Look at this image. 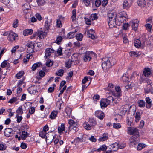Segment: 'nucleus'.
<instances>
[{
  "mask_svg": "<svg viewBox=\"0 0 153 153\" xmlns=\"http://www.w3.org/2000/svg\"><path fill=\"white\" fill-rule=\"evenodd\" d=\"M64 72V71L63 69H59L58 70L56 73V74L57 76H61L63 75Z\"/></svg>",
  "mask_w": 153,
  "mask_h": 153,
  "instance_id": "f704fd0d",
  "label": "nucleus"
},
{
  "mask_svg": "<svg viewBox=\"0 0 153 153\" xmlns=\"http://www.w3.org/2000/svg\"><path fill=\"white\" fill-rule=\"evenodd\" d=\"M145 43V41H141L140 40L137 39L134 40V45L136 48H139L141 45H144Z\"/></svg>",
  "mask_w": 153,
  "mask_h": 153,
  "instance_id": "9d476101",
  "label": "nucleus"
},
{
  "mask_svg": "<svg viewBox=\"0 0 153 153\" xmlns=\"http://www.w3.org/2000/svg\"><path fill=\"white\" fill-rule=\"evenodd\" d=\"M113 127L114 128L118 129L121 128V125L119 123H114L113 124Z\"/></svg>",
  "mask_w": 153,
  "mask_h": 153,
  "instance_id": "6e6d98bb",
  "label": "nucleus"
},
{
  "mask_svg": "<svg viewBox=\"0 0 153 153\" xmlns=\"http://www.w3.org/2000/svg\"><path fill=\"white\" fill-rule=\"evenodd\" d=\"M24 74V71H21L17 74L15 77L17 78L18 79H19L22 77Z\"/></svg>",
  "mask_w": 153,
  "mask_h": 153,
  "instance_id": "c756f323",
  "label": "nucleus"
},
{
  "mask_svg": "<svg viewBox=\"0 0 153 153\" xmlns=\"http://www.w3.org/2000/svg\"><path fill=\"white\" fill-rule=\"evenodd\" d=\"M17 100V98L16 97H13L12 98L10 99L8 102V103L12 104L15 102Z\"/></svg>",
  "mask_w": 153,
  "mask_h": 153,
  "instance_id": "052dcab7",
  "label": "nucleus"
},
{
  "mask_svg": "<svg viewBox=\"0 0 153 153\" xmlns=\"http://www.w3.org/2000/svg\"><path fill=\"white\" fill-rule=\"evenodd\" d=\"M84 19H85V23L87 25H91V22L90 19H89L88 18H86V17H85L84 18Z\"/></svg>",
  "mask_w": 153,
  "mask_h": 153,
  "instance_id": "864d4df0",
  "label": "nucleus"
},
{
  "mask_svg": "<svg viewBox=\"0 0 153 153\" xmlns=\"http://www.w3.org/2000/svg\"><path fill=\"white\" fill-rule=\"evenodd\" d=\"M121 80H122L123 82H126L128 81V73L124 74L121 78Z\"/></svg>",
  "mask_w": 153,
  "mask_h": 153,
  "instance_id": "a878e982",
  "label": "nucleus"
},
{
  "mask_svg": "<svg viewBox=\"0 0 153 153\" xmlns=\"http://www.w3.org/2000/svg\"><path fill=\"white\" fill-rule=\"evenodd\" d=\"M17 113L19 115H21L23 114V110L22 107H19L16 111Z\"/></svg>",
  "mask_w": 153,
  "mask_h": 153,
  "instance_id": "e433bc0d",
  "label": "nucleus"
},
{
  "mask_svg": "<svg viewBox=\"0 0 153 153\" xmlns=\"http://www.w3.org/2000/svg\"><path fill=\"white\" fill-rule=\"evenodd\" d=\"M68 123L70 125L69 126H74L76 125V122L71 119H70L68 121Z\"/></svg>",
  "mask_w": 153,
  "mask_h": 153,
  "instance_id": "3c124183",
  "label": "nucleus"
},
{
  "mask_svg": "<svg viewBox=\"0 0 153 153\" xmlns=\"http://www.w3.org/2000/svg\"><path fill=\"white\" fill-rule=\"evenodd\" d=\"M7 148V146L5 143H0V150L4 151Z\"/></svg>",
  "mask_w": 153,
  "mask_h": 153,
  "instance_id": "c9c22d12",
  "label": "nucleus"
},
{
  "mask_svg": "<svg viewBox=\"0 0 153 153\" xmlns=\"http://www.w3.org/2000/svg\"><path fill=\"white\" fill-rule=\"evenodd\" d=\"M33 33V30L31 29H26L23 31V35L25 36H27L28 35L31 34Z\"/></svg>",
  "mask_w": 153,
  "mask_h": 153,
  "instance_id": "412c9836",
  "label": "nucleus"
},
{
  "mask_svg": "<svg viewBox=\"0 0 153 153\" xmlns=\"http://www.w3.org/2000/svg\"><path fill=\"white\" fill-rule=\"evenodd\" d=\"M138 106L140 107H144L146 104L145 101L143 100H139L137 101Z\"/></svg>",
  "mask_w": 153,
  "mask_h": 153,
  "instance_id": "bb28decb",
  "label": "nucleus"
},
{
  "mask_svg": "<svg viewBox=\"0 0 153 153\" xmlns=\"http://www.w3.org/2000/svg\"><path fill=\"white\" fill-rule=\"evenodd\" d=\"M136 111V106L134 105L131 106L128 110V114L131 115H135Z\"/></svg>",
  "mask_w": 153,
  "mask_h": 153,
  "instance_id": "f8f14e48",
  "label": "nucleus"
},
{
  "mask_svg": "<svg viewBox=\"0 0 153 153\" xmlns=\"http://www.w3.org/2000/svg\"><path fill=\"white\" fill-rule=\"evenodd\" d=\"M91 19L92 20H96L97 19L98 17L96 13L92 14L90 16Z\"/></svg>",
  "mask_w": 153,
  "mask_h": 153,
  "instance_id": "603ef678",
  "label": "nucleus"
},
{
  "mask_svg": "<svg viewBox=\"0 0 153 153\" xmlns=\"http://www.w3.org/2000/svg\"><path fill=\"white\" fill-rule=\"evenodd\" d=\"M54 50L53 49L49 48H46L45 51V58L47 59H49L54 53Z\"/></svg>",
  "mask_w": 153,
  "mask_h": 153,
  "instance_id": "0eeeda50",
  "label": "nucleus"
},
{
  "mask_svg": "<svg viewBox=\"0 0 153 153\" xmlns=\"http://www.w3.org/2000/svg\"><path fill=\"white\" fill-rule=\"evenodd\" d=\"M99 98L100 96L98 94L95 95L93 97V99L95 103H97V100H99Z\"/></svg>",
  "mask_w": 153,
  "mask_h": 153,
  "instance_id": "c03bdc74",
  "label": "nucleus"
},
{
  "mask_svg": "<svg viewBox=\"0 0 153 153\" xmlns=\"http://www.w3.org/2000/svg\"><path fill=\"white\" fill-rule=\"evenodd\" d=\"M146 29H147L148 31H150L151 30L152 27V25L150 24H147L145 25Z\"/></svg>",
  "mask_w": 153,
  "mask_h": 153,
  "instance_id": "0e129e2a",
  "label": "nucleus"
},
{
  "mask_svg": "<svg viewBox=\"0 0 153 153\" xmlns=\"http://www.w3.org/2000/svg\"><path fill=\"white\" fill-rule=\"evenodd\" d=\"M76 12L75 9H74L72 11V15L71 16L72 21L74 22L76 19Z\"/></svg>",
  "mask_w": 153,
  "mask_h": 153,
  "instance_id": "72a5a7b5",
  "label": "nucleus"
},
{
  "mask_svg": "<svg viewBox=\"0 0 153 153\" xmlns=\"http://www.w3.org/2000/svg\"><path fill=\"white\" fill-rule=\"evenodd\" d=\"M37 34L38 37L40 39H42L44 37L46 36L47 35V33L45 32H44L42 31L39 30L38 31V32L37 33Z\"/></svg>",
  "mask_w": 153,
  "mask_h": 153,
  "instance_id": "dca6fc26",
  "label": "nucleus"
},
{
  "mask_svg": "<svg viewBox=\"0 0 153 153\" xmlns=\"http://www.w3.org/2000/svg\"><path fill=\"white\" fill-rule=\"evenodd\" d=\"M102 66L103 70H105L115 63V59L114 58H103L102 59Z\"/></svg>",
  "mask_w": 153,
  "mask_h": 153,
  "instance_id": "f257e3e1",
  "label": "nucleus"
},
{
  "mask_svg": "<svg viewBox=\"0 0 153 153\" xmlns=\"http://www.w3.org/2000/svg\"><path fill=\"white\" fill-rule=\"evenodd\" d=\"M115 91L112 92L113 96L116 97L118 100H121L120 97L122 96V91L120 87L119 86H116L115 87Z\"/></svg>",
  "mask_w": 153,
  "mask_h": 153,
  "instance_id": "423d86ee",
  "label": "nucleus"
},
{
  "mask_svg": "<svg viewBox=\"0 0 153 153\" xmlns=\"http://www.w3.org/2000/svg\"><path fill=\"white\" fill-rule=\"evenodd\" d=\"M83 127L86 130H90L91 129L92 126L88 122H85L83 124Z\"/></svg>",
  "mask_w": 153,
  "mask_h": 153,
  "instance_id": "4468645a",
  "label": "nucleus"
},
{
  "mask_svg": "<svg viewBox=\"0 0 153 153\" xmlns=\"http://www.w3.org/2000/svg\"><path fill=\"white\" fill-rule=\"evenodd\" d=\"M11 130L9 128H7L4 131V133L5 135L7 137H9L11 135Z\"/></svg>",
  "mask_w": 153,
  "mask_h": 153,
  "instance_id": "393cba45",
  "label": "nucleus"
},
{
  "mask_svg": "<svg viewBox=\"0 0 153 153\" xmlns=\"http://www.w3.org/2000/svg\"><path fill=\"white\" fill-rule=\"evenodd\" d=\"M129 106L128 105H126L121 108L120 110V113L123 115L125 114H128Z\"/></svg>",
  "mask_w": 153,
  "mask_h": 153,
  "instance_id": "9b49d317",
  "label": "nucleus"
},
{
  "mask_svg": "<svg viewBox=\"0 0 153 153\" xmlns=\"http://www.w3.org/2000/svg\"><path fill=\"white\" fill-rule=\"evenodd\" d=\"M76 38L78 41H81L82 40L83 36L82 35L81 33L77 34L76 36Z\"/></svg>",
  "mask_w": 153,
  "mask_h": 153,
  "instance_id": "58836bf2",
  "label": "nucleus"
},
{
  "mask_svg": "<svg viewBox=\"0 0 153 153\" xmlns=\"http://www.w3.org/2000/svg\"><path fill=\"white\" fill-rule=\"evenodd\" d=\"M84 59L85 62L90 61L91 59V58L90 56L89 55L88 52H87L85 54L84 56Z\"/></svg>",
  "mask_w": 153,
  "mask_h": 153,
  "instance_id": "7c9ffc66",
  "label": "nucleus"
},
{
  "mask_svg": "<svg viewBox=\"0 0 153 153\" xmlns=\"http://www.w3.org/2000/svg\"><path fill=\"white\" fill-rule=\"evenodd\" d=\"M82 2V3L86 6H88L90 4L91 0H81Z\"/></svg>",
  "mask_w": 153,
  "mask_h": 153,
  "instance_id": "a19ab883",
  "label": "nucleus"
},
{
  "mask_svg": "<svg viewBox=\"0 0 153 153\" xmlns=\"http://www.w3.org/2000/svg\"><path fill=\"white\" fill-rule=\"evenodd\" d=\"M114 100V99L111 96H109L107 99H102L100 102V105L102 108H105L109 105L111 101Z\"/></svg>",
  "mask_w": 153,
  "mask_h": 153,
  "instance_id": "20e7f679",
  "label": "nucleus"
},
{
  "mask_svg": "<svg viewBox=\"0 0 153 153\" xmlns=\"http://www.w3.org/2000/svg\"><path fill=\"white\" fill-rule=\"evenodd\" d=\"M146 107L147 108H150L152 106V101L151 99L149 97L146 98Z\"/></svg>",
  "mask_w": 153,
  "mask_h": 153,
  "instance_id": "6ab92c4d",
  "label": "nucleus"
},
{
  "mask_svg": "<svg viewBox=\"0 0 153 153\" xmlns=\"http://www.w3.org/2000/svg\"><path fill=\"white\" fill-rule=\"evenodd\" d=\"M95 5L97 7H99L101 4V2L100 0H96L95 1Z\"/></svg>",
  "mask_w": 153,
  "mask_h": 153,
  "instance_id": "338daca9",
  "label": "nucleus"
},
{
  "mask_svg": "<svg viewBox=\"0 0 153 153\" xmlns=\"http://www.w3.org/2000/svg\"><path fill=\"white\" fill-rule=\"evenodd\" d=\"M16 121L18 123L20 122L22 120V116L20 115H16Z\"/></svg>",
  "mask_w": 153,
  "mask_h": 153,
  "instance_id": "680f3d73",
  "label": "nucleus"
},
{
  "mask_svg": "<svg viewBox=\"0 0 153 153\" xmlns=\"http://www.w3.org/2000/svg\"><path fill=\"white\" fill-rule=\"evenodd\" d=\"M123 8V9H128L130 7V5L127 0H124L122 4Z\"/></svg>",
  "mask_w": 153,
  "mask_h": 153,
  "instance_id": "f3484780",
  "label": "nucleus"
},
{
  "mask_svg": "<svg viewBox=\"0 0 153 153\" xmlns=\"http://www.w3.org/2000/svg\"><path fill=\"white\" fill-rule=\"evenodd\" d=\"M45 27L47 30H48L50 25V24L49 23L48 19V17L45 18Z\"/></svg>",
  "mask_w": 153,
  "mask_h": 153,
  "instance_id": "473e14b6",
  "label": "nucleus"
},
{
  "mask_svg": "<svg viewBox=\"0 0 153 153\" xmlns=\"http://www.w3.org/2000/svg\"><path fill=\"white\" fill-rule=\"evenodd\" d=\"M74 35L75 33L74 32H71L67 35V37L69 39H71L74 37Z\"/></svg>",
  "mask_w": 153,
  "mask_h": 153,
  "instance_id": "49530a36",
  "label": "nucleus"
},
{
  "mask_svg": "<svg viewBox=\"0 0 153 153\" xmlns=\"http://www.w3.org/2000/svg\"><path fill=\"white\" fill-rule=\"evenodd\" d=\"M71 64L72 62L71 61L69 60L68 61H67L65 63L66 67L67 68H70L71 66Z\"/></svg>",
  "mask_w": 153,
  "mask_h": 153,
  "instance_id": "bf43d9fd",
  "label": "nucleus"
},
{
  "mask_svg": "<svg viewBox=\"0 0 153 153\" xmlns=\"http://www.w3.org/2000/svg\"><path fill=\"white\" fill-rule=\"evenodd\" d=\"M143 73L145 76H148L151 73V70L149 68H145L144 69Z\"/></svg>",
  "mask_w": 153,
  "mask_h": 153,
  "instance_id": "aec40b11",
  "label": "nucleus"
},
{
  "mask_svg": "<svg viewBox=\"0 0 153 153\" xmlns=\"http://www.w3.org/2000/svg\"><path fill=\"white\" fill-rule=\"evenodd\" d=\"M47 133L44 131H42L39 133V136L43 138H45Z\"/></svg>",
  "mask_w": 153,
  "mask_h": 153,
  "instance_id": "09e8293b",
  "label": "nucleus"
},
{
  "mask_svg": "<svg viewBox=\"0 0 153 153\" xmlns=\"http://www.w3.org/2000/svg\"><path fill=\"white\" fill-rule=\"evenodd\" d=\"M107 149V147L105 145H103L100 146L99 149H97L98 151H105Z\"/></svg>",
  "mask_w": 153,
  "mask_h": 153,
  "instance_id": "79ce46f5",
  "label": "nucleus"
},
{
  "mask_svg": "<svg viewBox=\"0 0 153 153\" xmlns=\"http://www.w3.org/2000/svg\"><path fill=\"white\" fill-rule=\"evenodd\" d=\"M108 134L107 133H104L98 139L99 141H103L106 140L108 139Z\"/></svg>",
  "mask_w": 153,
  "mask_h": 153,
  "instance_id": "a211bd4d",
  "label": "nucleus"
},
{
  "mask_svg": "<svg viewBox=\"0 0 153 153\" xmlns=\"http://www.w3.org/2000/svg\"><path fill=\"white\" fill-rule=\"evenodd\" d=\"M119 144L117 142L114 143L109 146L110 148L113 151H116L119 148Z\"/></svg>",
  "mask_w": 153,
  "mask_h": 153,
  "instance_id": "ddd939ff",
  "label": "nucleus"
},
{
  "mask_svg": "<svg viewBox=\"0 0 153 153\" xmlns=\"http://www.w3.org/2000/svg\"><path fill=\"white\" fill-rule=\"evenodd\" d=\"M69 131H71L72 130L76 132L77 130V127L76 126V125L74 126H69Z\"/></svg>",
  "mask_w": 153,
  "mask_h": 153,
  "instance_id": "5fc2aeb1",
  "label": "nucleus"
},
{
  "mask_svg": "<svg viewBox=\"0 0 153 153\" xmlns=\"http://www.w3.org/2000/svg\"><path fill=\"white\" fill-rule=\"evenodd\" d=\"M138 5L141 7H144L146 6V2L145 0H137Z\"/></svg>",
  "mask_w": 153,
  "mask_h": 153,
  "instance_id": "2eb2a0df",
  "label": "nucleus"
},
{
  "mask_svg": "<svg viewBox=\"0 0 153 153\" xmlns=\"http://www.w3.org/2000/svg\"><path fill=\"white\" fill-rule=\"evenodd\" d=\"M62 36H59L57 37L55 41L56 43L59 45L62 40Z\"/></svg>",
  "mask_w": 153,
  "mask_h": 153,
  "instance_id": "ea45409f",
  "label": "nucleus"
},
{
  "mask_svg": "<svg viewBox=\"0 0 153 153\" xmlns=\"http://www.w3.org/2000/svg\"><path fill=\"white\" fill-rule=\"evenodd\" d=\"M117 15L115 12H111L108 14V22L110 28H113L115 26V22Z\"/></svg>",
  "mask_w": 153,
  "mask_h": 153,
  "instance_id": "7ed1b4c3",
  "label": "nucleus"
},
{
  "mask_svg": "<svg viewBox=\"0 0 153 153\" xmlns=\"http://www.w3.org/2000/svg\"><path fill=\"white\" fill-rule=\"evenodd\" d=\"M146 81V78L145 77L144 75H142L140 76V83H142L143 82H145Z\"/></svg>",
  "mask_w": 153,
  "mask_h": 153,
  "instance_id": "8fccbe9b",
  "label": "nucleus"
},
{
  "mask_svg": "<svg viewBox=\"0 0 153 153\" xmlns=\"http://www.w3.org/2000/svg\"><path fill=\"white\" fill-rule=\"evenodd\" d=\"M82 141L83 140L82 137L79 138L77 137L74 140V142L76 143H78L79 142H82Z\"/></svg>",
  "mask_w": 153,
  "mask_h": 153,
  "instance_id": "13d9d810",
  "label": "nucleus"
},
{
  "mask_svg": "<svg viewBox=\"0 0 153 153\" xmlns=\"http://www.w3.org/2000/svg\"><path fill=\"white\" fill-rule=\"evenodd\" d=\"M30 8V6L28 3L25 4H24L22 7V9L25 13H26L25 11L26 10H28Z\"/></svg>",
  "mask_w": 153,
  "mask_h": 153,
  "instance_id": "b1692460",
  "label": "nucleus"
},
{
  "mask_svg": "<svg viewBox=\"0 0 153 153\" xmlns=\"http://www.w3.org/2000/svg\"><path fill=\"white\" fill-rule=\"evenodd\" d=\"M88 121L92 127L95 126L97 124L96 121L93 118H89Z\"/></svg>",
  "mask_w": 153,
  "mask_h": 153,
  "instance_id": "4be33fe9",
  "label": "nucleus"
},
{
  "mask_svg": "<svg viewBox=\"0 0 153 153\" xmlns=\"http://www.w3.org/2000/svg\"><path fill=\"white\" fill-rule=\"evenodd\" d=\"M127 17V15L125 12L122 11L119 13L117 15L115 25H120L126 20Z\"/></svg>",
  "mask_w": 153,
  "mask_h": 153,
  "instance_id": "f03ea898",
  "label": "nucleus"
},
{
  "mask_svg": "<svg viewBox=\"0 0 153 153\" xmlns=\"http://www.w3.org/2000/svg\"><path fill=\"white\" fill-rule=\"evenodd\" d=\"M136 138H137L135 137H134V136H132L130 138L129 141L130 143L132 145H136L137 143V142L135 139Z\"/></svg>",
  "mask_w": 153,
  "mask_h": 153,
  "instance_id": "5701e85b",
  "label": "nucleus"
},
{
  "mask_svg": "<svg viewBox=\"0 0 153 153\" xmlns=\"http://www.w3.org/2000/svg\"><path fill=\"white\" fill-rule=\"evenodd\" d=\"M34 44L32 42H29L27 44L26 46L28 47L27 48H34Z\"/></svg>",
  "mask_w": 153,
  "mask_h": 153,
  "instance_id": "a18cd8bd",
  "label": "nucleus"
},
{
  "mask_svg": "<svg viewBox=\"0 0 153 153\" xmlns=\"http://www.w3.org/2000/svg\"><path fill=\"white\" fill-rule=\"evenodd\" d=\"M58 130L59 133H60L63 131H64L65 130V128L64 124L62 123L61 124V126L58 127Z\"/></svg>",
  "mask_w": 153,
  "mask_h": 153,
  "instance_id": "cd10ccee",
  "label": "nucleus"
},
{
  "mask_svg": "<svg viewBox=\"0 0 153 153\" xmlns=\"http://www.w3.org/2000/svg\"><path fill=\"white\" fill-rule=\"evenodd\" d=\"M46 65L48 67H50L51 66L53 63L50 60H49L47 61L46 63Z\"/></svg>",
  "mask_w": 153,
  "mask_h": 153,
  "instance_id": "774afa93",
  "label": "nucleus"
},
{
  "mask_svg": "<svg viewBox=\"0 0 153 153\" xmlns=\"http://www.w3.org/2000/svg\"><path fill=\"white\" fill-rule=\"evenodd\" d=\"M139 21L137 20H132L129 23L131 25L132 29L136 31L138 27Z\"/></svg>",
  "mask_w": 153,
  "mask_h": 153,
  "instance_id": "6e6552de",
  "label": "nucleus"
},
{
  "mask_svg": "<svg viewBox=\"0 0 153 153\" xmlns=\"http://www.w3.org/2000/svg\"><path fill=\"white\" fill-rule=\"evenodd\" d=\"M8 62L7 60H5L1 63V66L3 68L6 67L8 65Z\"/></svg>",
  "mask_w": 153,
  "mask_h": 153,
  "instance_id": "37998d69",
  "label": "nucleus"
},
{
  "mask_svg": "<svg viewBox=\"0 0 153 153\" xmlns=\"http://www.w3.org/2000/svg\"><path fill=\"white\" fill-rule=\"evenodd\" d=\"M17 36V34L12 31H10V33L9 34V36L7 37V39L10 41L13 42L15 40Z\"/></svg>",
  "mask_w": 153,
  "mask_h": 153,
  "instance_id": "1a4fd4ad",
  "label": "nucleus"
},
{
  "mask_svg": "<svg viewBox=\"0 0 153 153\" xmlns=\"http://www.w3.org/2000/svg\"><path fill=\"white\" fill-rule=\"evenodd\" d=\"M127 133L130 135H133V136L135 137L136 138H138L140 136L138 130L136 128H132L130 127H128Z\"/></svg>",
  "mask_w": 153,
  "mask_h": 153,
  "instance_id": "39448f33",
  "label": "nucleus"
},
{
  "mask_svg": "<svg viewBox=\"0 0 153 153\" xmlns=\"http://www.w3.org/2000/svg\"><path fill=\"white\" fill-rule=\"evenodd\" d=\"M18 25V21L17 19H16L13 22L12 26L14 28H16Z\"/></svg>",
  "mask_w": 153,
  "mask_h": 153,
  "instance_id": "de8ad7c7",
  "label": "nucleus"
},
{
  "mask_svg": "<svg viewBox=\"0 0 153 153\" xmlns=\"http://www.w3.org/2000/svg\"><path fill=\"white\" fill-rule=\"evenodd\" d=\"M133 121V119L131 118L130 117L129 119L128 117L127 118V123L128 125L131 126V124L132 123Z\"/></svg>",
  "mask_w": 153,
  "mask_h": 153,
  "instance_id": "e2e57ef3",
  "label": "nucleus"
},
{
  "mask_svg": "<svg viewBox=\"0 0 153 153\" xmlns=\"http://www.w3.org/2000/svg\"><path fill=\"white\" fill-rule=\"evenodd\" d=\"M40 63H36L34 64L32 66V69L33 71L35 70L36 68L39 67L40 65Z\"/></svg>",
  "mask_w": 153,
  "mask_h": 153,
  "instance_id": "4c0bfd02",
  "label": "nucleus"
},
{
  "mask_svg": "<svg viewBox=\"0 0 153 153\" xmlns=\"http://www.w3.org/2000/svg\"><path fill=\"white\" fill-rule=\"evenodd\" d=\"M65 111L67 115H70L71 114L72 110L70 108H68L66 109Z\"/></svg>",
  "mask_w": 153,
  "mask_h": 153,
  "instance_id": "69168bd1",
  "label": "nucleus"
},
{
  "mask_svg": "<svg viewBox=\"0 0 153 153\" xmlns=\"http://www.w3.org/2000/svg\"><path fill=\"white\" fill-rule=\"evenodd\" d=\"M21 135L22 139L23 140H25L27 137V133L25 131H22Z\"/></svg>",
  "mask_w": 153,
  "mask_h": 153,
  "instance_id": "c85d7f7f",
  "label": "nucleus"
},
{
  "mask_svg": "<svg viewBox=\"0 0 153 153\" xmlns=\"http://www.w3.org/2000/svg\"><path fill=\"white\" fill-rule=\"evenodd\" d=\"M50 137L51 138V139L50 138H48V137H46V141L47 142V141H48V142L51 143L53 139L54 138V136L53 135H51L50 136Z\"/></svg>",
  "mask_w": 153,
  "mask_h": 153,
  "instance_id": "4d7b16f0",
  "label": "nucleus"
},
{
  "mask_svg": "<svg viewBox=\"0 0 153 153\" xmlns=\"http://www.w3.org/2000/svg\"><path fill=\"white\" fill-rule=\"evenodd\" d=\"M89 55L90 56L91 59L92 57L94 58H97V56L96 54L92 51H88L87 52Z\"/></svg>",
  "mask_w": 153,
  "mask_h": 153,
  "instance_id": "2f4dec72",
  "label": "nucleus"
}]
</instances>
